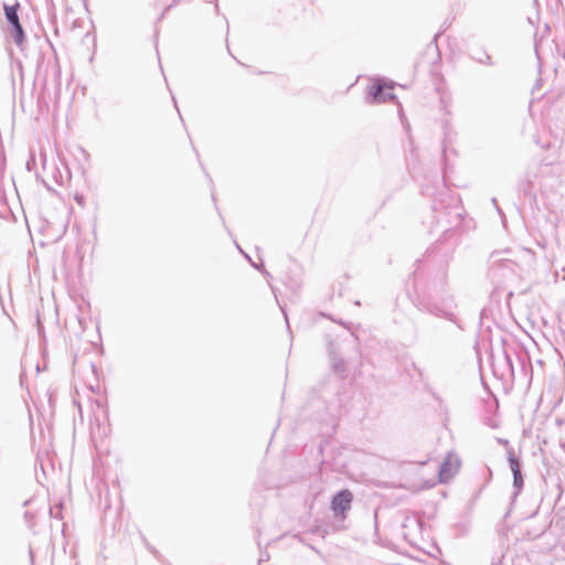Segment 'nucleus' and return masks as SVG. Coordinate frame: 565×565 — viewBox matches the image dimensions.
I'll list each match as a JSON object with an SVG mask.
<instances>
[{
  "instance_id": "11",
  "label": "nucleus",
  "mask_w": 565,
  "mask_h": 565,
  "mask_svg": "<svg viewBox=\"0 0 565 565\" xmlns=\"http://www.w3.org/2000/svg\"><path fill=\"white\" fill-rule=\"evenodd\" d=\"M237 248L241 250V253H242V254H244V256L248 259V262L252 264V266H253V267H255V268L259 269V270L265 275V277H266V278H270V274H269L267 270H265L262 266H259V265H257L256 263H254V262L252 260V258H250L247 254H245V253L241 249V247H239L238 245H237Z\"/></svg>"
},
{
  "instance_id": "8",
  "label": "nucleus",
  "mask_w": 565,
  "mask_h": 565,
  "mask_svg": "<svg viewBox=\"0 0 565 565\" xmlns=\"http://www.w3.org/2000/svg\"><path fill=\"white\" fill-rule=\"evenodd\" d=\"M9 34L18 46L23 44L25 35L20 21L9 24Z\"/></svg>"
},
{
  "instance_id": "12",
  "label": "nucleus",
  "mask_w": 565,
  "mask_h": 565,
  "mask_svg": "<svg viewBox=\"0 0 565 565\" xmlns=\"http://www.w3.org/2000/svg\"><path fill=\"white\" fill-rule=\"evenodd\" d=\"M96 405H97V409L99 413L98 415H96V420H97V426L99 427L100 426L99 416H102L103 419H105L107 417V411L102 403H97Z\"/></svg>"
},
{
  "instance_id": "6",
  "label": "nucleus",
  "mask_w": 565,
  "mask_h": 565,
  "mask_svg": "<svg viewBox=\"0 0 565 565\" xmlns=\"http://www.w3.org/2000/svg\"><path fill=\"white\" fill-rule=\"evenodd\" d=\"M460 459L455 454H448L439 468L440 482H448L459 470Z\"/></svg>"
},
{
  "instance_id": "7",
  "label": "nucleus",
  "mask_w": 565,
  "mask_h": 565,
  "mask_svg": "<svg viewBox=\"0 0 565 565\" xmlns=\"http://www.w3.org/2000/svg\"><path fill=\"white\" fill-rule=\"evenodd\" d=\"M510 469L513 473V487L515 489L514 497H516L523 488V477L521 473V462L515 457L514 449L509 448L507 451Z\"/></svg>"
},
{
  "instance_id": "1",
  "label": "nucleus",
  "mask_w": 565,
  "mask_h": 565,
  "mask_svg": "<svg viewBox=\"0 0 565 565\" xmlns=\"http://www.w3.org/2000/svg\"><path fill=\"white\" fill-rule=\"evenodd\" d=\"M428 257L430 260L427 273L422 271L418 264L406 282V289L413 295L420 311L459 324L455 299L446 292V271L441 268L433 274L431 266L436 255L431 252Z\"/></svg>"
},
{
  "instance_id": "10",
  "label": "nucleus",
  "mask_w": 565,
  "mask_h": 565,
  "mask_svg": "<svg viewBox=\"0 0 565 565\" xmlns=\"http://www.w3.org/2000/svg\"><path fill=\"white\" fill-rule=\"evenodd\" d=\"M473 58L480 64H486V65L492 64L491 56L486 52H481L479 54L473 55Z\"/></svg>"
},
{
  "instance_id": "9",
  "label": "nucleus",
  "mask_w": 565,
  "mask_h": 565,
  "mask_svg": "<svg viewBox=\"0 0 565 565\" xmlns=\"http://www.w3.org/2000/svg\"><path fill=\"white\" fill-rule=\"evenodd\" d=\"M19 7H20V4L18 2H15L14 4H4V7H3L4 14H6V19L9 24L19 21V15H18Z\"/></svg>"
},
{
  "instance_id": "16",
  "label": "nucleus",
  "mask_w": 565,
  "mask_h": 565,
  "mask_svg": "<svg viewBox=\"0 0 565 565\" xmlns=\"http://www.w3.org/2000/svg\"><path fill=\"white\" fill-rule=\"evenodd\" d=\"M492 202H493V204L495 205V207H497L498 212H499L500 214H502L501 210H500V209L498 207V205H497V199H492Z\"/></svg>"
},
{
  "instance_id": "17",
  "label": "nucleus",
  "mask_w": 565,
  "mask_h": 565,
  "mask_svg": "<svg viewBox=\"0 0 565 565\" xmlns=\"http://www.w3.org/2000/svg\"><path fill=\"white\" fill-rule=\"evenodd\" d=\"M149 550H150V552H151L153 555H157V551H156V548L150 547Z\"/></svg>"
},
{
  "instance_id": "19",
  "label": "nucleus",
  "mask_w": 565,
  "mask_h": 565,
  "mask_svg": "<svg viewBox=\"0 0 565 565\" xmlns=\"http://www.w3.org/2000/svg\"><path fill=\"white\" fill-rule=\"evenodd\" d=\"M280 309H281L282 313L285 315V318L287 319V315L285 312V308L280 306Z\"/></svg>"
},
{
  "instance_id": "2",
  "label": "nucleus",
  "mask_w": 565,
  "mask_h": 565,
  "mask_svg": "<svg viewBox=\"0 0 565 565\" xmlns=\"http://www.w3.org/2000/svg\"><path fill=\"white\" fill-rule=\"evenodd\" d=\"M441 195L443 199L433 204L428 225L430 231H441L444 235H447L461 223L462 207L456 198L448 194V191Z\"/></svg>"
},
{
  "instance_id": "13",
  "label": "nucleus",
  "mask_w": 565,
  "mask_h": 565,
  "mask_svg": "<svg viewBox=\"0 0 565 565\" xmlns=\"http://www.w3.org/2000/svg\"><path fill=\"white\" fill-rule=\"evenodd\" d=\"M24 516L28 521L33 519V515L29 511L25 512Z\"/></svg>"
},
{
  "instance_id": "14",
  "label": "nucleus",
  "mask_w": 565,
  "mask_h": 565,
  "mask_svg": "<svg viewBox=\"0 0 565 565\" xmlns=\"http://www.w3.org/2000/svg\"><path fill=\"white\" fill-rule=\"evenodd\" d=\"M50 513H51V515L57 516L58 511H55V509L51 508Z\"/></svg>"
},
{
  "instance_id": "3",
  "label": "nucleus",
  "mask_w": 565,
  "mask_h": 565,
  "mask_svg": "<svg viewBox=\"0 0 565 565\" xmlns=\"http://www.w3.org/2000/svg\"><path fill=\"white\" fill-rule=\"evenodd\" d=\"M393 85H387L384 81H375L367 87L366 102L370 104H381L395 99L392 93Z\"/></svg>"
},
{
  "instance_id": "5",
  "label": "nucleus",
  "mask_w": 565,
  "mask_h": 565,
  "mask_svg": "<svg viewBox=\"0 0 565 565\" xmlns=\"http://www.w3.org/2000/svg\"><path fill=\"white\" fill-rule=\"evenodd\" d=\"M353 494L349 490L337 492L331 500V510L337 519L344 520L347 512L351 510Z\"/></svg>"
},
{
  "instance_id": "15",
  "label": "nucleus",
  "mask_w": 565,
  "mask_h": 565,
  "mask_svg": "<svg viewBox=\"0 0 565 565\" xmlns=\"http://www.w3.org/2000/svg\"><path fill=\"white\" fill-rule=\"evenodd\" d=\"M29 553H30L31 563L33 564V562H34L33 551L30 548Z\"/></svg>"
},
{
  "instance_id": "20",
  "label": "nucleus",
  "mask_w": 565,
  "mask_h": 565,
  "mask_svg": "<svg viewBox=\"0 0 565 565\" xmlns=\"http://www.w3.org/2000/svg\"><path fill=\"white\" fill-rule=\"evenodd\" d=\"M180 0H173L174 3L179 2Z\"/></svg>"
},
{
  "instance_id": "4",
  "label": "nucleus",
  "mask_w": 565,
  "mask_h": 565,
  "mask_svg": "<svg viewBox=\"0 0 565 565\" xmlns=\"http://www.w3.org/2000/svg\"><path fill=\"white\" fill-rule=\"evenodd\" d=\"M492 370L495 376L508 380L513 379L514 369L512 358L507 351L492 355Z\"/></svg>"
},
{
  "instance_id": "18",
  "label": "nucleus",
  "mask_w": 565,
  "mask_h": 565,
  "mask_svg": "<svg viewBox=\"0 0 565 565\" xmlns=\"http://www.w3.org/2000/svg\"><path fill=\"white\" fill-rule=\"evenodd\" d=\"M539 50H540V45L536 43V45H535V52H536V54H537V55H539Z\"/></svg>"
}]
</instances>
